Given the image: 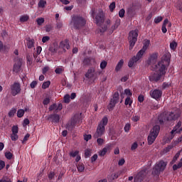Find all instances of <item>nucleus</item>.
<instances>
[{
  "instance_id": "4468645a",
  "label": "nucleus",
  "mask_w": 182,
  "mask_h": 182,
  "mask_svg": "<svg viewBox=\"0 0 182 182\" xmlns=\"http://www.w3.org/2000/svg\"><path fill=\"white\" fill-rule=\"evenodd\" d=\"M182 127H181V121H179L177 124L174 127L173 130L171 132V139L174 137V134H177L181 133Z\"/></svg>"
},
{
  "instance_id": "2eb2a0df",
  "label": "nucleus",
  "mask_w": 182,
  "mask_h": 182,
  "mask_svg": "<svg viewBox=\"0 0 182 182\" xmlns=\"http://www.w3.org/2000/svg\"><path fill=\"white\" fill-rule=\"evenodd\" d=\"M143 57V55H139V53H137L136 56L132 57L129 63H128V66L129 68H133V66L134 65V63H136L137 62H139V60H140V59H141V58Z\"/></svg>"
},
{
  "instance_id": "4c0bfd02",
  "label": "nucleus",
  "mask_w": 182,
  "mask_h": 182,
  "mask_svg": "<svg viewBox=\"0 0 182 182\" xmlns=\"http://www.w3.org/2000/svg\"><path fill=\"white\" fill-rule=\"evenodd\" d=\"M36 22H37V25L41 26V25H42V23H43L45 22V18H37Z\"/></svg>"
},
{
  "instance_id": "423d86ee",
  "label": "nucleus",
  "mask_w": 182,
  "mask_h": 182,
  "mask_svg": "<svg viewBox=\"0 0 182 182\" xmlns=\"http://www.w3.org/2000/svg\"><path fill=\"white\" fill-rule=\"evenodd\" d=\"M164 114H161L159 117V123L160 124H163V123H164V122L167 121H170V120H176V119H178V117H180V112H168L166 115V117L161 119V117H164Z\"/></svg>"
},
{
  "instance_id": "39448f33",
  "label": "nucleus",
  "mask_w": 182,
  "mask_h": 182,
  "mask_svg": "<svg viewBox=\"0 0 182 182\" xmlns=\"http://www.w3.org/2000/svg\"><path fill=\"white\" fill-rule=\"evenodd\" d=\"M159 133H160V126H154L148 136V144L149 146L154 143L156 139H157V136H159Z\"/></svg>"
},
{
  "instance_id": "0eeeda50",
  "label": "nucleus",
  "mask_w": 182,
  "mask_h": 182,
  "mask_svg": "<svg viewBox=\"0 0 182 182\" xmlns=\"http://www.w3.org/2000/svg\"><path fill=\"white\" fill-rule=\"evenodd\" d=\"M91 15L98 26H100V25L105 22V14H103V11L100 10L96 14L95 9H92Z\"/></svg>"
},
{
  "instance_id": "79ce46f5",
  "label": "nucleus",
  "mask_w": 182,
  "mask_h": 182,
  "mask_svg": "<svg viewBox=\"0 0 182 182\" xmlns=\"http://www.w3.org/2000/svg\"><path fill=\"white\" fill-rule=\"evenodd\" d=\"M163 21V18L161 16H157L156 18H154V22L155 23H160Z\"/></svg>"
},
{
  "instance_id": "8fccbe9b",
  "label": "nucleus",
  "mask_w": 182,
  "mask_h": 182,
  "mask_svg": "<svg viewBox=\"0 0 182 182\" xmlns=\"http://www.w3.org/2000/svg\"><path fill=\"white\" fill-rule=\"evenodd\" d=\"M97 143L98 146H102V144H103L105 143V139H103L102 138H98L97 139Z\"/></svg>"
},
{
  "instance_id": "69168bd1",
  "label": "nucleus",
  "mask_w": 182,
  "mask_h": 182,
  "mask_svg": "<svg viewBox=\"0 0 182 182\" xmlns=\"http://www.w3.org/2000/svg\"><path fill=\"white\" fill-rule=\"evenodd\" d=\"M126 161H124V159H122L118 161V166H123L124 164Z\"/></svg>"
},
{
  "instance_id": "13d9d810",
  "label": "nucleus",
  "mask_w": 182,
  "mask_h": 182,
  "mask_svg": "<svg viewBox=\"0 0 182 182\" xmlns=\"http://www.w3.org/2000/svg\"><path fill=\"white\" fill-rule=\"evenodd\" d=\"M90 139H92V135L90 134L84 135V140H85V141H89Z\"/></svg>"
},
{
  "instance_id": "3c124183",
  "label": "nucleus",
  "mask_w": 182,
  "mask_h": 182,
  "mask_svg": "<svg viewBox=\"0 0 182 182\" xmlns=\"http://www.w3.org/2000/svg\"><path fill=\"white\" fill-rule=\"evenodd\" d=\"M79 154V151H71L70 153V156L71 157H77V156Z\"/></svg>"
},
{
  "instance_id": "a878e982",
  "label": "nucleus",
  "mask_w": 182,
  "mask_h": 182,
  "mask_svg": "<svg viewBox=\"0 0 182 182\" xmlns=\"http://www.w3.org/2000/svg\"><path fill=\"white\" fill-rule=\"evenodd\" d=\"M77 168L80 173H82L85 171V165H83L82 164H78L77 165Z\"/></svg>"
},
{
  "instance_id": "58836bf2",
  "label": "nucleus",
  "mask_w": 182,
  "mask_h": 182,
  "mask_svg": "<svg viewBox=\"0 0 182 182\" xmlns=\"http://www.w3.org/2000/svg\"><path fill=\"white\" fill-rule=\"evenodd\" d=\"M115 8H116V3L115 2L111 3L109 6L110 12H113V11H114Z\"/></svg>"
},
{
  "instance_id": "b1692460",
  "label": "nucleus",
  "mask_w": 182,
  "mask_h": 182,
  "mask_svg": "<svg viewBox=\"0 0 182 182\" xmlns=\"http://www.w3.org/2000/svg\"><path fill=\"white\" fill-rule=\"evenodd\" d=\"M119 178V173H114L108 177V180H109L110 181H113V180H116V178Z\"/></svg>"
},
{
  "instance_id": "de8ad7c7",
  "label": "nucleus",
  "mask_w": 182,
  "mask_h": 182,
  "mask_svg": "<svg viewBox=\"0 0 182 182\" xmlns=\"http://www.w3.org/2000/svg\"><path fill=\"white\" fill-rule=\"evenodd\" d=\"M139 147V144H137V142H134L131 146V150L133 151L136 150Z\"/></svg>"
},
{
  "instance_id": "a18cd8bd",
  "label": "nucleus",
  "mask_w": 182,
  "mask_h": 182,
  "mask_svg": "<svg viewBox=\"0 0 182 182\" xmlns=\"http://www.w3.org/2000/svg\"><path fill=\"white\" fill-rule=\"evenodd\" d=\"M64 102L65 103H69L70 102V95H65L64 96Z\"/></svg>"
},
{
  "instance_id": "f3484780",
  "label": "nucleus",
  "mask_w": 182,
  "mask_h": 182,
  "mask_svg": "<svg viewBox=\"0 0 182 182\" xmlns=\"http://www.w3.org/2000/svg\"><path fill=\"white\" fill-rule=\"evenodd\" d=\"M163 95V92L160 90H154L151 92V96L153 99H160V97Z\"/></svg>"
},
{
  "instance_id": "a19ab883",
  "label": "nucleus",
  "mask_w": 182,
  "mask_h": 182,
  "mask_svg": "<svg viewBox=\"0 0 182 182\" xmlns=\"http://www.w3.org/2000/svg\"><path fill=\"white\" fill-rule=\"evenodd\" d=\"M140 120V115L136 114L132 117L133 122H139Z\"/></svg>"
},
{
  "instance_id": "cd10ccee",
  "label": "nucleus",
  "mask_w": 182,
  "mask_h": 182,
  "mask_svg": "<svg viewBox=\"0 0 182 182\" xmlns=\"http://www.w3.org/2000/svg\"><path fill=\"white\" fill-rule=\"evenodd\" d=\"M120 26V18H117L115 21L114 25L112 27V28L113 30L114 29H117V28H119V26Z\"/></svg>"
},
{
  "instance_id": "2f4dec72",
  "label": "nucleus",
  "mask_w": 182,
  "mask_h": 182,
  "mask_svg": "<svg viewBox=\"0 0 182 182\" xmlns=\"http://www.w3.org/2000/svg\"><path fill=\"white\" fill-rule=\"evenodd\" d=\"M15 113H16V109L12 108L9 112V117H14V116H15Z\"/></svg>"
},
{
  "instance_id": "e433bc0d",
  "label": "nucleus",
  "mask_w": 182,
  "mask_h": 182,
  "mask_svg": "<svg viewBox=\"0 0 182 182\" xmlns=\"http://www.w3.org/2000/svg\"><path fill=\"white\" fill-rule=\"evenodd\" d=\"M49 86H50V81H46V82H43V84L42 85V88L48 89V87H49Z\"/></svg>"
},
{
  "instance_id": "c03bdc74",
  "label": "nucleus",
  "mask_w": 182,
  "mask_h": 182,
  "mask_svg": "<svg viewBox=\"0 0 182 182\" xmlns=\"http://www.w3.org/2000/svg\"><path fill=\"white\" fill-rule=\"evenodd\" d=\"M176 8L182 12V0L178 1L176 4Z\"/></svg>"
},
{
  "instance_id": "f704fd0d",
  "label": "nucleus",
  "mask_w": 182,
  "mask_h": 182,
  "mask_svg": "<svg viewBox=\"0 0 182 182\" xmlns=\"http://www.w3.org/2000/svg\"><path fill=\"white\" fill-rule=\"evenodd\" d=\"M5 157L7 158L8 160H11L12 157H14V154H12V153L10 151H6L5 153Z\"/></svg>"
},
{
  "instance_id": "052dcab7",
  "label": "nucleus",
  "mask_w": 182,
  "mask_h": 182,
  "mask_svg": "<svg viewBox=\"0 0 182 182\" xmlns=\"http://www.w3.org/2000/svg\"><path fill=\"white\" fill-rule=\"evenodd\" d=\"M38 85V82L36 81H33L31 84L30 86L31 89H34V87H36V85Z\"/></svg>"
},
{
  "instance_id": "864d4df0",
  "label": "nucleus",
  "mask_w": 182,
  "mask_h": 182,
  "mask_svg": "<svg viewBox=\"0 0 182 182\" xmlns=\"http://www.w3.org/2000/svg\"><path fill=\"white\" fill-rule=\"evenodd\" d=\"M125 11L124 9H122L119 12V18H123V16H124V14H125Z\"/></svg>"
},
{
  "instance_id": "dca6fc26",
  "label": "nucleus",
  "mask_w": 182,
  "mask_h": 182,
  "mask_svg": "<svg viewBox=\"0 0 182 182\" xmlns=\"http://www.w3.org/2000/svg\"><path fill=\"white\" fill-rule=\"evenodd\" d=\"M15 64L13 68L14 72H16V73H18L19 70H21V67L22 66V59L21 58H16L15 59Z\"/></svg>"
},
{
  "instance_id": "0e129e2a",
  "label": "nucleus",
  "mask_w": 182,
  "mask_h": 182,
  "mask_svg": "<svg viewBox=\"0 0 182 182\" xmlns=\"http://www.w3.org/2000/svg\"><path fill=\"white\" fill-rule=\"evenodd\" d=\"M97 160V154H94L92 157H91V161L92 163L95 162V161Z\"/></svg>"
},
{
  "instance_id": "ea45409f",
  "label": "nucleus",
  "mask_w": 182,
  "mask_h": 182,
  "mask_svg": "<svg viewBox=\"0 0 182 182\" xmlns=\"http://www.w3.org/2000/svg\"><path fill=\"white\" fill-rule=\"evenodd\" d=\"M180 157V152L176 153V154L174 156L173 161L171 162V164H173V163H176L177 161V159Z\"/></svg>"
},
{
  "instance_id": "bb28decb",
  "label": "nucleus",
  "mask_w": 182,
  "mask_h": 182,
  "mask_svg": "<svg viewBox=\"0 0 182 182\" xmlns=\"http://www.w3.org/2000/svg\"><path fill=\"white\" fill-rule=\"evenodd\" d=\"M38 5V8H44L45 6H46V1L40 0Z\"/></svg>"
},
{
  "instance_id": "774afa93",
  "label": "nucleus",
  "mask_w": 182,
  "mask_h": 182,
  "mask_svg": "<svg viewBox=\"0 0 182 182\" xmlns=\"http://www.w3.org/2000/svg\"><path fill=\"white\" fill-rule=\"evenodd\" d=\"M0 182H12V181H11V179L7 178H4L0 180Z\"/></svg>"
},
{
  "instance_id": "6e6552de",
  "label": "nucleus",
  "mask_w": 182,
  "mask_h": 182,
  "mask_svg": "<svg viewBox=\"0 0 182 182\" xmlns=\"http://www.w3.org/2000/svg\"><path fill=\"white\" fill-rule=\"evenodd\" d=\"M139 36V31L134 30L131 31L129 33L128 40L129 42V49L132 50L133 49L134 45H136V42H137V37Z\"/></svg>"
},
{
  "instance_id": "473e14b6",
  "label": "nucleus",
  "mask_w": 182,
  "mask_h": 182,
  "mask_svg": "<svg viewBox=\"0 0 182 182\" xmlns=\"http://www.w3.org/2000/svg\"><path fill=\"white\" fill-rule=\"evenodd\" d=\"M132 103H133V101H132V98H130V97H127L125 100V105L132 106Z\"/></svg>"
},
{
  "instance_id": "c9c22d12",
  "label": "nucleus",
  "mask_w": 182,
  "mask_h": 182,
  "mask_svg": "<svg viewBox=\"0 0 182 182\" xmlns=\"http://www.w3.org/2000/svg\"><path fill=\"white\" fill-rule=\"evenodd\" d=\"M29 19V16L28 15H24L20 17V21L21 22H26Z\"/></svg>"
},
{
  "instance_id": "9b49d317",
  "label": "nucleus",
  "mask_w": 182,
  "mask_h": 182,
  "mask_svg": "<svg viewBox=\"0 0 182 182\" xmlns=\"http://www.w3.org/2000/svg\"><path fill=\"white\" fill-rule=\"evenodd\" d=\"M77 123H79V116L78 115H75L72 119L71 121H70L67 124H66V129L68 130H72V129H73V127H75V126H76V124H77Z\"/></svg>"
},
{
  "instance_id": "f8f14e48",
  "label": "nucleus",
  "mask_w": 182,
  "mask_h": 182,
  "mask_svg": "<svg viewBox=\"0 0 182 182\" xmlns=\"http://www.w3.org/2000/svg\"><path fill=\"white\" fill-rule=\"evenodd\" d=\"M119 103V92H115L113 95V98L111 100L110 103L108 105V109L112 110L116 104Z\"/></svg>"
},
{
  "instance_id": "4d7b16f0",
  "label": "nucleus",
  "mask_w": 182,
  "mask_h": 182,
  "mask_svg": "<svg viewBox=\"0 0 182 182\" xmlns=\"http://www.w3.org/2000/svg\"><path fill=\"white\" fill-rule=\"evenodd\" d=\"M49 103H50V99H49V97H46L43 101V105H49Z\"/></svg>"
},
{
  "instance_id": "393cba45",
  "label": "nucleus",
  "mask_w": 182,
  "mask_h": 182,
  "mask_svg": "<svg viewBox=\"0 0 182 182\" xmlns=\"http://www.w3.org/2000/svg\"><path fill=\"white\" fill-rule=\"evenodd\" d=\"M124 95H126V96H127V97H132V91H130L129 89H126L124 90V92L121 94V97H124Z\"/></svg>"
},
{
  "instance_id": "c756f323",
  "label": "nucleus",
  "mask_w": 182,
  "mask_h": 182,
  "mask_svg": "<svg viewBox=\"0 0 182 182\" xmlns=\"http://www.w3.org/2000/svg\"><path fill=\"white\" fill-rule=\"evenodd\" d=\"M177 48V42L176 41H172L171 43H170V48L172 50H176Z\"/></svg>"
},
{
  "instance_id": "c85d7f7f",
  "label": "nucleus",
  "mask_w": 182,
  "mask_h": 182,
  "mask_svg": "<svg viewBox=\"0 0 182 182\" xmlns=\"http://www.w3.org/2000/svg\"><path fill=\"white\" fill-rule=\"evenodd\" d=\"M24 114H25V110L20 109L17 111V117H23Z\"/></svg>"
},
{
  "instance_id": "f257e3e1",
  "label": "nucleus",
  "mask_w": 182,
  "mask_h": 182,
  "mask_svg": "<svg viewBox=\"0 0 182 182\" xmlns=\"http://www.w3.org/2000/svg\"><path fill=\"white\" fill-rule=\"evenodd\" d=\"M157 54L151 55L147 60V64L151 66L156 73H151L149 75V80L151 82H159L161 79H163V76L166 75L168 65H170V58L166 57V60H162L157 64Z\"/></svg>"
},
{
  "instance_id": "7c9ffc66",
  "label": "nucleus",
  "mask_w": 182,
  "mask_h": 182,
  "mask_svg": "<svg viewBox=\"0 0 182 182\" xmlns=\"http://www.w3.org/2000/svg\"><path fill=\"white\" fill-rule=\"evenodd\" d=\"M182 167V162H179L178 164H174L173 166V170L176 171V170H178V168H181Z\"/></svg>"
},
{
  "instance_id": "37998d69",
  "label": "nucleus",
  "mask_w": 182,
  "mask_h": 182,
  "mask_svg": "<svg viewBox=\"0 0 182 182\" xmlns=\"http://www.w3.org/2000/svg\"><path fill=\"white\" fill-rule=\"evenodd\" d=\"M106 66H107V62L105 60H103L101 63H100V69H106Z\"/></svg>"
},
{
  "instance_id": "f03ea898",
  "label": "nucleus",
  "mask_w": 182,
  "mask_h": 182,
  "mask_svg": "<svg viewBox=\"0 0 182 182\" xmlns=\"http://www.w3.org/2000/svg\"><path fill=\"white\" fill-rule=\"evenodd\" d=\"M108 122L109 119H107V117H104L102 119L100 122L98 124L95 133L93 135L94 139H99V137H102V136L105 134L106 126H107Z\"/></svg>"
},
{
  "instance_id": "5701e85b",
  "label": "nucleus",
  "mask_w": 182,
  "mask_h": 182,
  "mask_svg": "<svg viewBox=\"0 0 182 182\" xmlns=\"http://www.w3.org/2000/svg\"><path fill=\"white\" fill-rule=\"evenodd\" d=\"M124 63V61H123V60H120L118 63L116 65L115 68V70L116 72H119V70H120L123 66V64Z\"/></svg>"
},
{
  "instance_id": "6e6d98bb",
  "label": "nucleus",
  "mask_w": 182,
  "mask_h": 182,
  "mask_svg": "<svg viewBox=\"0 0 182 182\" xmlns=\"http://www.w3.org/2000/svg\"><path fill=\"white\" fill-rule=\"evenodd\" d=\"M50 39V38L49 36H44L42 38V43H46V42H48V41H49Z\"/></svg>"
},
{
  "instance_id": "20e7f679",
  "label": "nucleus",
  "mask_w": 182,
  "mask_h": 182,
  "mask_svg": "<svg viewBox=\"0 0 182 182\" xmlns=\"http://www.w3.org/2000/svg\"><path fill=\"white\" fill-rule=\"evenodd\" d=\"M86 25V20L80 16H73L72 21L70 22V26L74 28V29H80L82 26Z\"/></svg>"
},
{
  "instance_id": "4be33fe9",
  "label": "nucleus",
  "mask_w": 182,
  "mask_h": 182,
  "mask_svg": "<svg viewBox=\"0 0 182 182\" xmlns=\"http://www.w3.org/2000/svg\"><path fill=\"white\" fill-rule=\"evenodd\" d=\"M146 173V170H145V169L141 170V171H139V172L138 173V174L136 176L135 180H136V178H138V180H141V178H142L144 176H145Z\"/></svg>"
},
{
  "instance_id": "ddd939ff",
  "label": "nucleus",
  "mask_w": 182,
  "mask_h": 182,
  "mask_svg": "<svg viewBox=\"0 0 182 182\" xmlns=\"http://www.w3.org/2000/svg\"><path fill=\"white\" fill-rule=\"evenodd\" d=\"M150 46V40L149 39H145L143 41V47L138 52V56L144 55L146 53V50L149 49Z\"/></svg>"
},
{
  "instance_id": "72a5a7b5",
  "label": "nucleus",
  "mask_w": 182,
  "mask_h": 182,
  "mask_svg": "<svg viewBox=\"0 0 182 182\" xmlns=\"http://www.w3.org/2000/svg\"><path fill=\"white\" fill-rule=\"evenodd\" d=\"M11 139L12 141H16V140L19 139V136H18V134H11Z\"/></svg>"
},
{
  "instance_id": "09e8293b",
  "label": "nucleus",
  "mask_w": 182,
  "mask_h": 182,
  "mask_svg": "<svg viewBox=\"0 0 182 182\" xmlns=\"http://www.w3.org/2000/svg\"><path fill=\"white\" fill-rule=\"evenodd\" d=\"M62 108H63L62 104H58V105H56L55 113L60 112V110H62Z\"/></svg>"
},
{
  "instance_id": "5fc2aeb1",
  "label": "nucleus",
  "mask_w": 182,
  "mask_h": 182,
  "mask_svg": "<svg viewBox=\"0 0 182 182\" xmlns=\"http://www.w3.org/2000/svg\"><path fill=\"white\" fill-rule=\"evenodd\" d=\"M50 112H52V110H55V113H56V104H53L50 106L49 107Z\"/></svg>"
},
{
  "instance_id": "aec40b11",
  "label": "nucleus",
  "mask_w": 182,
  "mask_h": 182,
  "mask_svg": "<svg viewBox=\"0 0 182 182\" xmlns=\"http://www.w3.org/2000/svg\"><path fill=\"white\" fill-rule=\"evenodd\" d=\"M60 48H62L63 50L69 49V48H70V46L69 45V41L65 40L63 41H61L60 43Z\"/></svg>"
},
{
  "instance_id": "9d476101",
  "label": "nucleus",
  "mask_w": 182,
  "mask_h": 182,
  "mask_svg": "<svg viewBox=\"0 0 182 182\" xmlns=\"http://www.w3.org/2000/svg\"><path fill=\"white\" fill-rule=\"evenodd\" d=\"M11 93L12 96H16L18 93H21V84L18 82H14L10 87Z\"/></svg>"
},
{
  "instance_id": "338daca9",
  "label": "nucleus",
  "mask_w": 182,
  "mask_h": 182,
  "mask_svg": "<svg viewBox=\"0 0 182 182\" xmlns=\"http://www.w3.org/2000/svg\"><path fill=\"white\" fill-rule=\"evenodd\" d=\"M85 156H87V157H90V150L87 149V150L85 151Z\"/></svg>"
},
{
  "instance_id": "a211bd4d",
  "label": "nucleus",
  "mask_w": 182,
  "mask_h": 182,
  "mask_svg": "<svg viewBox=\"0 0 182 182\" xmlns=\"http://www.w3.org/2000/svg\"><path fill=\"white\" fill-rule=\"evenodd\" d=\"M112 149V145H107L105 147L102 149V150L98 152V155L101 157H103L104 156H106V153Z\"/></svg>"
},
{
  "instance_id": "bf43d9fd",
  "label": "nucleus",
  "mask_w": 182,
  "mask_h": 182,
  "mask_svg": "<svg viewBox=\"0 0 182 182\" xmlns=\"http://www.w3.org/2000/svg\"><path fill=\"white\" fill-rule=\"evenodd\" d=\"M130 124H126L124 129V132H126L127 133L129 132V130H130Z\"/></svg>"
},
{
  "instance_id": "6ab92c4d",
  "label": "nucleus",
  "mask_w": 182,
  "mask_h": 182,
  "mask_svg": "<svg viewBox=\"0 0 182 182\" xmlns=\"http://www.w3.org/2000/svg\"><path fill=\"white\" fill-rule=\"evenodd\" d=\"M26 46L28 49H32L35 47V40L31 38H26Z\"/></svg>"
},
{
  "instance_id": "7ed1b4c3",
  "label": "nucleus",
  "mask_w": 182,
  "mask_h": 182,
  "mask_svg": "<svg viewBox=\"0 0 182 182\" xmlns=\"http://www.w3.org/2000/svg\"><path fill=\"white\" fill-rule=\"evenodd\" d=\"M167 161L161 160L156 162L153 168L152 174L154 176H160L167 167Z\"/></svg>"
},
{
  "instance_id": "680f3d73",
  "label": "nucleus",
  "mask_w": 182,
  "mask_h": 182,
  "mask_svg": "<svg viewBox=\"0 0 182 182\" xmlns=\"http://www.w3.org/2000/svg\"><path fill=\"white\" fill-rule=\"evenodd\" d=\"M53 177H55V172H50L48 174V178L50 181L53 180Z\"/></svg>"
},
{
  "instance_id": "49530a36",
  "label": "nucleus",
  "mask_w": 182,
  "mask_h": 182,
  "mask_svg": "<svg viewBox=\"0 0 182 182\" xmlns=\"http://www.w3.org/2000/svg\"><path fill=\"white\" fill-rule=\"evenodd\" d=\"M11 132H12V134H18V126H13L11 129Z\"/></svg>"
},
{
  "instance_id": "e2e57ef3",
  "label": "nucleus",
  "mask_w": 182,
  "mask_h": 182,
  "mask_svg": "<svg viewBox=\"0 0 182 182\" xmlns=\"http://www.w3.org/2000/svg\"><path fill=\"white\" fill-rule=\"evenodd\" d=\"M50 52H52V53H55L56 52V48L54 47V46H51L49 48Z\"/></svg>"
},
{
  "instance_id": "1a4fd4ad",
  "label": "nucleus",
  "mask_w": 182,
  "mask_h": 182,
  "mask_svg": "<svg viewBox=\"0 0 182 182\" xmlns=\"http://www.w3.org/2000/svg\"><path fill=\"white\" fill-rule=\"evenodd\" d=\"M85 77L89 82L93 83V82L97 79V72H96V69L93 67L90 68L85 73Z\"/></svg>"
},
{
  "instance_id": "412c9836",
  "label": "nucleus",
  "mask_w": 182,
  "mask_h": 182,
  "mask_svg": "<svg viewBox=\"0 0 182 182\" xmlns=\"http://www.w3.org/2000/svg\"><path fill=\"white\" fill-rule=\"evenodd\" d=\"M50 119L53 123H58L60 120V116L58 114H53L50 115Z\"/></svg>"
},
{
  "instance_id": "603ef678",
  "label": "nucleus",
  "mask_w": 182,
  "mask_h": 182,
  "mask_svg": "<svg viewBox=\"0 0 182 182\" xmlns=\"http://www.w3.org/2000/svg\"><path fill=\"white\" fill-rule=\"evenodd\" d=\"M55 73H57L58 75H60V73H62V72H63V68L60 67V68H57L55 70Z\"/></svg>"
}]
</instances>
